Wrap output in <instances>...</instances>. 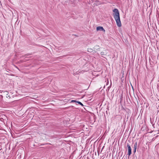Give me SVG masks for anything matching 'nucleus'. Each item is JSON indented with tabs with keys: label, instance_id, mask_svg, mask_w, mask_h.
<instances>
[{
	"label": "nucleus",
	"instance_id": "obj_2",
	"mask_svg": "<svg viewBox=\"0 0 159 159\" xmlns=\"http://www.w3.org/2000/svg\"><path fill=\"white\" fill-rule=\"evenodd\" d=\"M127 147L128 150V154L129 156H130L132 153L131 146L130 144L127 143Z\"/></svg>",
	"mask_w": 159,
	"mask_h": 159
},
{
	"label": "nucleus",
	"instance_id": "obj_7",
	"mask_svg": "<svg viewBox=\"0 0 159 159\" xmlns=\"http://www.w3.org/2000/svg\"><path fill=\"white\" fill-rule=\"evenodd\" d=\"M77 102L80 105H81L83 106V104L80 102L77 101Z\"/></svg>",
	"mask_w": 159,
	"mask_h": 159
},
{
	"label": "nucleus",
	"instance_id": "obj_10",
	"mask_svg": "<svg viewBox=\"0 0 159 159\" xmlns=\"http://www.w3.org/2000/svg\"><path fill=\"white\" fill-rule=\"evenodd\" d=\"M98 75L97 74V75Z\"/></svg>",
	"mask_w": 159,
	"mask_h": 159
},
{
	"label": "nucleus",
	"instance_id": "obj_3",
	"mask_svg": "<svg viewBox=\"0 0 159 159\" xmlns=\"http://www.w3.org/2000/svg\"><path fill=\"white\" fill-rule=\"evenodd\" d=\"M137 142H136L134 144V150L133 152L134 153H135L136 151V149L137 148Z\"/></svg>",
	"mask_w": 159,
	"mask_h": 159
},
{
	"label": "nucleus",
	"instance_id": "obj_9",
	"mask_svg": "<svg viewBox=\"0 0 159 159\" xmlns=\"http://www.w3.org/2000/svg\"><path fill=\"white\" fill-rule=\"evenodd\" d=\"M77 101H75V100H71V102H77Z\"/></svg>",
	"mask_w": 159,
	"mask_h": 159
},
{
	"label": "nucleus",
	"instance_id": "obj_8",
	"mask_svg": "<svg viewBox=\"0 0 159 159\" xmlns=\"http://www.w3.org/2000/svg\"><path fill=\"white\" fill-rule=\"evenodd\" d=\"M92 49H88V51L89 52H92Z\"/></svg>",
	"mask_w": 159,
	"mask_h": 159
},
{
	"label": "nucleus",
	"instance_id": "obj_1",
	"mask_svg": "<svg viewBox=\"0 0 159 159\" xmlns=\"http://www.w3.org/2000/svg\"><path fill=\"white\" fill-rule=\"evenodd\" d=\"M113 16L116 22V24L119 27L121 26V24L120 19V13L118 9L115 8L113 10Z\"/></svg>",
	"mask_w": 159,
	"mask_h": 159
},
{
	"label": "nucleus",
	"instance_id": "obj_5",
	"mask_svg": "<svg viewBox=\"0 0 159 159\" xmlns=\"http://www.w3.org/2000/svg\"><path fill=\"white\" fill-rule=\"evenodd\" d=\"M100 54L103 57V56L106 55L107 54V53L103 52H101Z\"/></svg>",
	"mask_w": 159,
	"mask_h": 159
},
{
	"label": "nucleus",
	"instance_id": "obj_4",
	"mask_svg": "<svg viewBox=\"0 0 159 159\" xmlns=\"http://www.w3.org/2000/svg\"><path fill=\"white\" fill-rule=\"evenodd\" d=\"M96 30L97 31H105V30L102 27V26H98L97 27Z\"/></svg>",
	"mask_w": 159,
	"mask_h": 159
},
{
	"label": "nucleus",
	"instance_id": "obj_6",
	"mask_svg": "<svg viewBox=\"0 0 159 159\" xmlns=\"http://www.w3.org/2000/svg\"><path fill=\"white\" fill-rule=\"evenodd\" d=\"M79 71H73V75H76L79 74Z\"/></svg>",
	"mask_w": 159,
	"mask_h": 159
}]
</instances>
